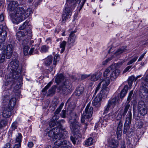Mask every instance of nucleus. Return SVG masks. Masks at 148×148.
<instances>
[{
	"mask_svg": "<svg viewBox=\"0 0 148 148\" xmlns=\"http://www.w3.org/2000/svg\"><path fill=\"white\" fill-rule=\"evenodd\" d=\"M19 62L17 60H14L8 64L9 69L11 70L12 72L7 75L5 81L4 83L5 86H12L16 83L20 76L21 70L18 69Z\"/></svg>",
	"mask_w": 148,
	"mask_h": 148,
	"instance_id": "obj_1",
	"label": "nucleus"
},
{
	"mask_svg": "<svg viewBox=\"0 0 148 148\" xmlns=\"http://www.w3.org/2000/svg\"><path fill=\"white\" fill-rule=\"evenodd\" d=\"M70 117L69 118L68 123L71 131L74 134V136H71V139L73 143L75 145L79 138L81 137L79 133L80 125L78 121V116L75 113L70 111Z\"/></svg>",
	"mask_w": 148,
	"mask_h": 148,
	"instance_id": "obj_2",
	"label": "nucleus"
},
{
	"mask_svg": "<svg viewBox=\"0 0 148 148\" xmlns=\"http://www.w3.org/2000/svg\"><path fill=\"white\" fill-rule=\"evenodd\" d=\"M30 9L25 10L23 7H19L14 11L15 13L12 15L13 23L18 24L19 22L27 18L30 14Z\"/></svg>",
	"mask_w": 148,
	"mask_h": 148,
	"instance_id": "obj_3",
	"label": "nucleus"
},
{
	"mask_svg": "<svg viewBox=\"0 0 148 148\" xmlns=\"http://www.w3.org/2000/svg\"><path fill=\"white\" fill-rule=\"evenodd\" d=\"M31 33V29L29 27L28 31L24 32L22 31L18 32L16 34V39L21 42V43L23 45H28L29 42V36Z\"/></svg>",
	"mask_w": 148,
	"mask_h": 148,
	"instance_id": "obj_4",
	"label": "nucleus"
},
{
	"mask_svg": "<svg viewBox=\"0 0 148 148\" xmlns=\"http://www.w3.org/2000/svg\"><path fill=\"white\" fill-rule=\"evenodd\" d=\"M68 133L65 130H61V132L56 135L53 140H56L54 144L58 147L61 146L63 140L66 138L68 136Z\"/></svg>",
	"mask_w": 148,
	"mask_h": 148,
	"instance_id": "obj_5",
	"label": "nucleus"
},
{
	"mask_svg": "<svg viewBox=\"0 0 148 148\" xmlns=\"http://www.w3.org/2000/svg\"><path fill=\"white\" fill-rule=\"evenodd\" d=\"M60 121H59L58 124L59 127H55L52 129L50 130L48 133V136L52 138L53 139H54L55 136L61 132V130H64L65 129H61L62 127V125L60 124Z\"/></svg>",
	"mask_w": 148,
	"mask_h": 148,
	"instance_id": "obj_6",
	"label": "nucleus"
},
{
	"mask_svg": "<svg viewBox=\"0 0 148 148\" xmlns=\"http://www.w3.org/2000/svg\"><path fill=\"white\" fill-rule=\"evenodd\" d=\"M116 98L115 97L108 101L107 104L105 107L104 113H107L111 109L114 108L116 105Z\"/></svg>",
	"mask_w": 148,
	"mask_h": 148,
	"instance_id": "obj_7",
	"label": "nucleus"
},
{
	"mask_svg": "<svg viewBox=\"0 0 148 148\" xmlns=\"http://www.w3.org/2000/svg\"><path fill=\"white\" fill-rule=\"evenodd\" d=\"M72 14V10L69 6L66 7L64 10L62 15V22L64 23L69 16H71Z\"/></svg>",
	"mask_w": 148,
	"mask_h": 148,
	"instance_id": "obj_8",
	"label": "nucleus"
},
{
	"mask_svg": "<svg viewBox=\"0 0 148 148\" xmlns=\"http://www.w3.org/2000/svg\"><path fill=\"white\" fill-rule=\"evenodd\" d=\"M138 112L142 115H145L147 113V108L143 101H140L138 103Z\"/></svg>",
	"mask_w": 148,
	"mask_h": 148,
	"instance_id": "obj_9",
	"label": "nucleus"
},
{
	"mask_svg": "<svg viewBox=\"0 0 148 148\" xmlns=\"http://www.w3.org/2000/svg\"><path fill=\"white\" fill-rule=\"evenodd\" d=\"M7 28L5 26L0 25V42H4L7 37Z\"/></svg>",
	"mask_w": 148,
	"mask_h": 148,
	"instance_id": "obj_10",
	"label": "nucleus"
},
{
	"mask_svg": "<svg viewBox=\"0 0 148 148\" xmlns=\"http://www.w3.org/2000/svg\"><path fill=\"white\" fill-rule=\"evenodd\" d=\"M9 2L8 6V9L10 12L14 11L17 8V7L18 5L17 1L13 0H7Z\"/></svg>",
	"mask_w": 148,
	"mask_h": 148,
	"instance_id": "obj_11",
	"label": "nucleus"
},
{
	"mask_svg": "<svg viewBox=\"0 0 148 148\" xmlns=\"http://www.w3.org/2000/svg\"><path fill=\"white\" fill-rule=\"evenodd\" d=\"M14 50V47L11 44L7 45L6 49H5V54L6 58L8 59H10L11 57Z\"/></svg>",
	"mask_w": 148,
	"mask_h": 148,
	"instance_id": "obj_12",
	"label": "nucleus"
},
{
	"mask_svg": "<svg viewBox=\"0 0 148 148\" xmlns=\"http://www.w3.org/2000/svg\"><path fill=\"white\" fill-rule=\"evenodd\" d=\"M63 84L62 91L63 94H65L69 92V90H70L71 85L69 83V80H65V82L63 83Z\"/></svg>",
	"mask_w": 148,
	"mask_h": 148,
	"instance_id": "obj_13",
	"label": "nucleus"
},
{
	"mask_svg": "<svg viewBox=\"0 0 148 148\" xmlns=\"http://www.w3.org/2000/svg\"><path fill=\"white\" fill-rule=\"evenodd\" d=\"M108 145L111 148H115L118 146L119 143L116 140L111 138L108 140Z\"/></svg>",
	"mask_w": 148,
	"mask_h": 148,
	"instance_id": "obj_14",
	"label": "nucleus"
},
{
	"mask_svg": "<svg viewBox=\"0 0 148 148\" xmlns=\"http://www.w3.org/2000/svg\"><path fill=\"white\" fill-rule=\"evenodd\" d=\"M101 99L102 98L101 96H97L92 101V103L93 106L96 107L99 106L101 104Z\"/></svg>",
	"mask_w": 148,
	"mask_h": 148,
	"instance_id": "obj_15",
	"label": "nucleus"
},
{
	"mask_svg": "<svg viewBox=\"0 0 148 148\" xmlns=\"http://www.w3.org/2000/svg\"><path fill=\"white\" fill-rule=\"evenodd\" d=\"M93 111V108L92 107H90L88 105L86 107L85 111H84L83 113H86L87 118H90L92 116Z\"/></svg>",
	"mask_w": 148,
	"mask_h": 148,
	"instance_id": "obj_16",
	"label": "nucleus"
},
{
	"mask_svg": "<svg viewBox=\"0 0 148 148\" xmlns=\"http://www.w3.org/2000/svg\"><path fill=\"white\" fill-rule=\"evenodd\" d=\"M111 72H112L110 75V77L112 80H113L116 79L119 75L120 73V70L117 69L114 70L112 69V71Z\"/></svg>",
	"mask_w": 148,
	"mask_h": 148,
	"instance_id": "obj_17",
	"label": "nucleus"
},
{
	"mask_svg": "<svg viewBox=\"0 0 148 148\" xmlns=\"http://www.w3.org/2000/svg\"><path fill=\"white\" fill-rule=\"evenodd\" d=\"M16 101V99L14 97L11 98L9 100L8 105V109L12 110L15 106Z\"/></svg>",
	"mask_w": 148,
	"mask_h": 148,
	"instance_id": "obj_18",
	"label": "nucleus"
},
{
	"mask_svg": "<svg viewBox=\"0 0 148 148\" xmlns=\"http://www.w3.org/2000/svg\"><path fill=\"white\" fill-rule=\"evenodd\" d=\"M10 109L7 108H4L3 110L2 116L3 117L5 118H8L11 115V113Z\"/></svg>",
	"mask_w": 148,
	"mask_h": 148,
	"instance_id": "obj_19",
	"label": "nucleus"
},
{
	"mask_svg": "<svg viewBox=\"0 0 148 148\" xmlns=\"http://www.w3.org/2000/svg\"><path fill=\"white\" fill-rule=\"evenodd\" d=\"M84 91V87L80 85L76 88L74 92V94L76 96H78L82 95Z\"/></svg>",
	"mask_w": 148,
	"mask_h": 148,
	"instance_id": "obj_20",
	"label": "nucleus"
},
{
	"mask_svg": "<svg viewBox=\"0 0 148 148\" xmlns=\"http://www.w3.org/2000/svg\"><path fill=\"white\" fill-rule=\"evenodd\" d=\"M100 82L99 83L101 85H102V87H107V86L110 84V81L109 78H106L103 79H101Z\"/></svg>",
	"mask_w": 148,
	"mask_h": 148,
	"instance_id": "obj_21",
	"label": "nucleus"
},
{
	"mask_svg": "<svg viewBox=\"0 0 148 148\" xmlns=\"http://www.w3.org/2000/svg\"><path fill=\"white\" fill-rule=\"evenodd\" d=\"M124 125L130 126L131 123L132 114L131 111H129Z\"/></svg>",
	"mask_w": 148,
	"mask_h": 148,
	"instance_id": "obj_22",
	"label": "nucleus"
},
{
	"mask_svg": "<svg viewBox=\"0 0 148 148\" xmlns=\"http://www.w3.org/2000/svg\"><path fill=\"white\" fill-rule=\"evenodd\" d=\"M75 31L72 32L70 34L68 39V42L70 44L73 43L75 40L76 36L74 34Z\"/></svg>",
	"mask_w": 148,
	"mask_h": 148,
	"instance_id": "obj_23",
	"label": "nucleus"
},
{
	"mask_svg": "<svg viewBox=\"0 0 148 148\" xmlns=\"http://www.w3.org/2000/svg\"><path fill=\"white\" fill-rule=\"evenodd\" d=\"M126 48V47L123 46L121 48L119 49L115 53V54L116 56H118L123 53L127 52V51Z\"/></svg>",
	"mask_w": 148,
	"mask_h": 148,
	"instance_id": "obj_24",
	"label": "nucleus"
},
{
	"mask_svg": "<svg viewBox=\"0 0 148 148\" xmlns=\"http://www.w3.org/2000/svg\"><path fill=\"white\" fill-rule=\"evenodd\" d=\"M29 21H26L21 26L19 27V29L20 30H22L25 29V30L24 31H23V32L25 31V32L27 31L26 29L28 28L29 27Z\"/></svg>",
	"mask_w": 148,
	"mask_h": 148,
	"instance_id": "obj_25",
	"label": "nucleus"
},
{
	"mask_svg": "<svg viewBox=\"0 0 148 148\" xmlns=\"http://www.w3.org/2000/svg\"><path fill=\"white\" fill-rule=\"evenodd\" d=\"M109 88L108 87H102V90L100 92L101 96H105L108 94Z\"/></svg>",
	"mask_w": 148,
	"mask_h": 148,
	"instance_id": "obj_26",
	"label": "nucleus"
},
{
	"mask_svg": "<svg viewBox=\"0 0 148 148\" xmlns=\"http://www.w3.org/2000/svg\"><path fill=\"white\" fill-rule=\"evenodd\" d=\"M64 79L63 75L61 74H60L57 76L55 79V81L56 83H59L63 82H64Z\"/></svg>",
	"mask_w": 148,
	"mask_h": 148,
	"instance_id": "obj_27",
	"label": "nucleus"
},
{
	"mask_svg": "<svg viewBox=\"0 0 148 148\" xmlns=\"http://www.w3.org/2000/svg\"><path fill=\"white\" fill-rule=\"evenodd\" d=\"M90 118H87L86 113H83L81 119V122L82 123H84L85 125L87 126V123L88 121V119Z\"/></svg>",
	"mask_w": 148,
	"mask_h": 148,
	"instance_id": "obj_28",
	"label": "nucleus"
},
{
	"mask_svg": "<svg viewBox=\"0 0 148 148\" xmlns=\"http://www.w3.org/2000/svg\"><path fill=\"white\" fill-rule=\"evenodd\" d=\"M146 86V84L143 83H141L140 88V94L148 92V90L145 87Z\"/></svg>",
	"mask_w": 148,
	"mask_h": 148,
	"instance_id": "obj_29",
	"label": "nucleus"
},
{
	"mask_svg": "<svg viewBox=\"0 0 148 148\" xmlns=\"http://www.w3.org/2000/svg\"><path fill=\"white\" fill-rule=\"evenodd\" d=\"M124 107V108L123 112L121 115V116H123V117L125 115L127 111L130 108V103H129V102H126Z\"/></svg>",
	"mask_w": 148,
	"mask_h": 148,
	"instance_id": "obj_30",
	"label": "nucleus"
},
{
	"mask_svg": "<svg viewBox=\"0 0 148 148\" xmlns=\"http://www.w3.org/2000/svg\"><path fill=\"white\" fill-rule=\"evenodd\" d=\"M128 90V86L127 85H125L123 89L121 91L120 95V97L121 98H123L125 95L126 94Z\"/></svg>",
	"mask_w": 148,
	"mask_h": 148,
	"instance_id": "obj_31",
	"label": "nucleus"
},
{
	"mask_svg": "<svg viewBox=\"0 0 148 148\" xmlns=\"http://www.w3.org/2000/svg\"><path fill=\"white\" fill-rule=\"evenodd\" d=\"M99 77V74L98 73H95L91 75V80L92 81H96Z\"/></svg>",
	"mask_w": 148,
	"mask_h": 148,
	"instance_id": "obj_32",
	"label": "nucleus"
},
{
	"mask_svg": "<svg viewBox=\"0 0 148 148\" xmlns=\"http://www.w3.org/2000/svg\"><path fill=\"white\" fill-rule=\"evenodd\" d=\"M56 86H53L48 90L47 96H49L50 95H53L56 91Z\"/></svg>",
	"mask_w": 148,
	"mask_h": 148,
	"instance_id": "obj_33",
	"label": "nucleus"
},
{
	"mask_svg": "<svg viewBox=\"0 0 148 148\" xmlns=\"http://www.w3.org/2000/svg\"><path fill=\"white\" fill-rule=\"evenodd\" d=\"M112 71V68L111 66H110L107 68L103 73V76L104 77H107L109 75L110 72Z\"/></svg>",
	"mask_w": 148,
	"mask_h": 148,
	"instance_id": "obj_34",
	"label": "nucleus"
},
{
	"mask_svg": "<svg viewBox=\"0 0 148 148\" xmlns=\"http://www.w3.org/2000/svg\"><path fill=\"white\" fill-rule=\"evenodd\" d=\"M52 57L51 56H48L45 61V64L46 65H50L52 62Z\"/></svg>",
	"mask_w": 148,
	"mask_h": 148,
	"instance_id": "obj_35",
	"label": "nucleus"
},
{
	"mask_svg": "<svg viewBox=\"0 0 148 148\" xmlns=\"http://www.w3.org/2000/svg\"><path fill=\"white\" fill-rule=\"evenodd\" d=\"M8 121L5 119H2L0 120V129L5 127L7 125Z\"/></svg>",
	"mask_w": 148,
	"mask_h": 148,
	"instance_id": "obj_36",
	"label": "nucleus"
},
{
	"mask_svg": "<svg viewBox=\"0 0 148 148\" xmlns=\"http://www.w3.org/2000/svg\"><path fill=\"white\" fill-rule=\"evenodd\" d=\"M62 144L61 147L62 148H71V146L69 145V143L66 140H62Z\"/></svg>",
	"mask_w": 148,
	"mask_h": 148,
	"instance_id": "obj_37",
	"label": "nucleus"
},
{
	"mask_svg": "<svg viewBox=\"0 0 148 148\" xmlns=\"http://www.w3.org/2000/svg\"><path fill=\"white\" fill-rule=\"evenodd\" d=\"M93 143L92 138L90 137L88 138L85 142V145L86 146H88L92 145Z\"/></svg>",
	"mask_w": 148,
	"mask_h": 148,
	"instance_id": "obj_38",
	"label": "nucleus"
},
{
	"mask_svg": "<svg viewBox=\"0 0 148 148\" xmlns=\"http://www.w3.org/2000/svg\"><path fill=\"white\" fill-rule=\"evenodd\" d=\"M22 138V136L21 134L20 133H18V135L16 136V141L18 143V144H20L21 145Z\"/></svg>",
	"mask_w": 148,
	"mask_h": 148,
	"instance_id": "obj_39",
	"label": "nucleus"
},
{
	"mask_svg": "<svg viewBox=\"0 0 148 148\" xmlns=\"http://www.w3.org/2000/svg\"><path fill=\"white\" fill-rule=\"evenodd\" d=\"M66 43V42L65 41H63L60 44V47L61 49V53H62L64 51Z\"/></svg>",
	"mask_w": 148,
	"mask_h": 148,
	"instance_id": "obj_40",
	"label": "nucleus"
},
{
	"mask_svg": "<svg viewBox=\"0 0 148 148\" xmlns=\"http://www.w3.org/2000/svg\"><path fill=\"white\" fill-rule=\"evenodd\" d=\"M60 121V124H61V123L62 122V123H64L65 122L64 120L63 119H62V120H59L58 121L56 122V123H55L54 122H52V121L50 122L49 123V125L50 126H54L55 125V124H56V125L57 126H58V127H59V125H58V121Z\"/></svg>",
	"mask_w": 148,
	"mask_h": 148,
	"instance_id": "obj_41",
	"label": "nucleus"
},
{
	"mask_svg": "<svg viewBox=\"0 0 148 148\" xmlns=\"http://www.w3.org/2000/svg\"><path fill=\"white\" fill-rule=\"evenodd\" d=\"M64 103H62L60 105L59 107L57 109V110H56V111L55 112V114L54 116H53L54 118L55 117V116H56V115L58 114V113L60 112V111L62 109V108L64 106Z\"/></svg>",
	"mask_w": 148,
	"mask_h": 148,
	"instance_id": "obj_42",
	"label": "nucleus"
},
{
	"mask_svg": "<svg viewBox=\"0 0 148 148\" xmlns=\"http://www.w3.org/2000/svg\"><path fill=\"white\" fill-rule=\"evenodd\" d=\"M52 84V82H50L42 90V92H45V94L47 92V90L51 86Z\"/></svg>",
	"mask_w": 148,
	"mask_h": 148,
	"instance_id": "obj_43",
	"label": "nucleus"
},
{
	"mask_svg": "<svg viewBox=\"0 0 148 148\" xmlns=\"http://www.w3.org/2000/svg\"><path fill=\"white\" fill-rule=\"evenodd\" d=\"M49 47L46 45L42 46L40 49V51L42 53L46 52L48 51Z\"/></svg>",
	"mask_w": 148,
	"mask_h": 148,
	"instance_id": "obj_44",
	"label": "nucleus"
},
{
	"mask_svg": "<svg viewBox=\"0 0 148 148\" xmlns=\"http://www.w3.org/2000/svg\"><path fill=\"white\" fill-rule=\"evenodd\" d=\"M5 54L1 53L0 54V63H2L6 60L5 58Z\"/></svg>",
	"mask_w": 148,
	"mask_h": 148,
	"instance_id": "obj_45",
	"label": "nucleus"
},
{
	"mask_svg": "<svg viewBox=\"0 0 148 148\" xmlns=\"http://www.w3.org/2000/svg\"><path fill=\"white\" fill-rule=\"evenodd\" d=\"M23 49V53L26 56L28 54V51L29 49L28 45H25Z\"/></svg>",
	"mask_w": 148,
	"mask_h": 148,
	"instance_id": "obj_46",
	"label": "nucleus"
},
{
	"mask_svg": "<svg viewBox=\"0 0 148 148\" xmlns=\"http://www.w3.org/2000/svg\"><path fill=\"white\" fill-rule=\"evenodd\" d=\"M108 117V116H106L103 118V119L102 120V122H101V125H102V127H104L107 125V123L106 120V119Z\"/></svg>",
	"mask_w": 148,
	"mask_h": 148,
	"instance_id": "obj_47",
	"label": "nucleus"
},
{
	"mask_svg": "<svg viewBox=\"0 0 148 148\" xmlns=\"http://www.w3.org/2000/svg\"><path fill=\"white\" fill-rule=\"evenodd\" d=\"M133 90L131 91L129 93L127 99V101L126 102L130 103V102L132 99V96L133 94Z\"/></svg>",
	"mask_w": 148,
	"mask_h": 148,
	"instance_id": "obj_48",
	"label": "nucleus"
},
{
	"mask_svg": "<svg viewBox=\"0 0 148 148\" xmlns=\"http://www.w3.org/2000/svg\"><path fill=\"white\" fill-rule=\"evenodd\" d=\"M138 58V56H135L131 60L128 62L127 65H129L132 64L133 62H135L136 61Z\"/></svg>",
	"mask_w": 148,
	"mask_h": 148,
	"instance_id": "obj_49",
	"label": "nucleus"
},
{
	"mask_svg": "<svg viewBox=\"0 0 148 148\" xmlns=\"http://www.w3.org/2000/svg\"><path fill=\"white\" fill-rule=\"evenodd\" d=\"M9 98V95H6L5 96H4L3 97V102L5 103H6L7 102V101L8 100Z\"/></svg>",
	"mask_w": 148,
	"mask_h": 148,
	"instance_id": "obj_50",
	"label": "nucleus"
},
{
	"mask_svg": "<svg viewBox=\"0 0 148 148\" xmlns=\"http://www.w3.org/2000/svg\"><path fill=\"white\" fill-rule=\"evenodd\" d=\"M140 95H142L141 97L143 99H145L146 100L148 99V92L140 94Z\"/></svg>",
	"mask_w": 148,
	"mask_h": 148,
	"instance_id": "obj_51",
	"label": "nucleus"
},
{
	"mask_svg": "<svg viewBox=\"0 0 148 148\" xmlns=\"http://www.w3.org/2000/svg\"><path fill=\"white\" fill-rule=\"evenodd\" d=\"M59 60V56H55L54 57V60L53 61V64L56 65V64L57 61Z\"/></svg>",
	"mask_w": 148,
	"mask_h": 148,
	"instance_id": "obj_52",
	"label": "nucleus"
},
{
	"mask_svg": "<svg viewBox=\"0 0 148 148\" xmlns=\"http://www.w3.org/2000/svg\"><path fill=\"white\" fill-rule=\"evenodd\" d=\"M123 124L121 121H120L117 127V131L119 132L121 131L122 128Z\"/></svg>",
	"mask_w": 148,
	"mask_h": 148,
	"instance_id": "obj_53",
	"label": "nucleus"
},
{
	"mask_svg": "<svg viewBox=\"0 0 148 148\" xmlns=\"http://www.w3.org/2000/svg\"><path fill=\"white\" fill-rule=\"evenodd\" d=\"M130 126L124 125L123 130V133L126 134L127 131L129 129Z\"/></svg>",
	"mask_w": 148,
	"mask_h": 148,
	"instance_id": "obj_54",
	"label": "nucleus"
},
{
	"mask_svg": "<svg viewBox=\"0 0 148 148\" xmlns=\"http://www.w3.org/2000/svg\"><path fill=\"white\" fill-rule=\"evenodd\" d=\"M130 126L124 125L123 130V133L126 134L127 131L129 129Z\"/></svg>",
	"mask_w": 148,
	"mask_h": 148,
	"instance_id": "obj_55",
	"label": "nucleus"
},
{
	"mask_svg": "<svg viewBox=\"0 0 148 148\" xmlns=\"http://www.w3.org/2000/svg\"><path fill=\"white\" fill-rule=\"evenodd\" d=\"M17 123L16 122H14L13 123L11 126V128L12 130H14L15 129L17 128V125H16Z\"/></svg>",
	"mask_w": 148,
	"mask_h": 148,
	"instance_id": "obj_56",
	"label": "nucleus"
},
{
	"mask_svg": "<svg viewBox=\"0 0 148 148\" xmlns=\"http://www.w3.org/2000/svg\"><path fill=\"white\" fill-rule=\"evenodd\" d=\"M112 59V58H110L108 59H107L105 61H103L102 62L103 65H105L110 60Z\"/></svg>",
	"mask_w": 148,
	"mask_h": 148,
	"instance_id": "obj_57",
	"label": "nucleus"
},
{
	"mask_svg": "<svg viewBox=\"0 0 148 148\" xmlns=\"http://www.w3.org/2000/svg\"><path fill=\"white\" fill-rule=\"evenodd\" d=\"M66 111L63 110L61 113L60 115L62 117L65 118V117Z\"/></svg>",
	"mask_w": 148,
	"mask_h": 148,
	"instance_id": "obj_58",
	"label": "nucleus"
},
{
	"mask_svg": "<svg viewBox=\"0 0 148 148\" xmlns=\"http://www.w3.org/2000/svg\"><path fill=\"white\" fill-rule=\"evenodd\" d=\"M135 80V77L133 76L130 77L129 78L128 81L132 82Z\"/></svg>",
	"mask_w": 148,
	"mask_h": 148,
	"instance_id": "obj_59",
	"label": "nucleus"
},
{
	"mask_svg": "<svg viewBox=\"0 0 148 148\" xmlns=\"http://www.w3.org/2000/svg\"><path fill=\"white\" fill-rule=\"evenodd\" d=\"M100 84H99L98 85H97V87H96V89L95 91L94 94V95H96L97 92L99 90V89L100 88Z\"/></svg>",
	"mask_w": 148,
	"mask_h": 148,
	"instance_id": "obj_60",
	"label": "nucleus"
},
{
	"mask_svg": "<svg viewBox=\"0 0 148 148\" xmlns=\"http://www.w3.org/2000/svg\"><path fill=\"white\" fill-rule=\"evenodd\" d=\"M11 144L9 143H8L5 144L3 148H10Z\"/></svg>",
	"mask_w": 148,
	"mask_h": 148,
	"instance_id": "obj_61",
	"label": "nucleus"
},
{
	"mask_svg": "<svg viewBox=\"0 0 148 148\" xmlns=\"http://www.w3.org/2000/svg\"><path fill=\"white\" fill-rule=\"evenodd\" d=\"M3 42H0V50H1L4 48Z\"/></svg>",
	"mask_w": 148,
	"mask_h": 148,
	"instance_id": "obj_62",
	"label": "nucleus"
},
{
	"mask_svg": "<svg viewBox=\"0 0 148 148\" xmlns=\"http://www.w3.org/2000/svg\"><path fill=\"white\" fill-rule=\"evenodd\" d=\"M132 66H130L127 67L123 71V73H124L128 71L131 68Z\"/></svg>",
	"mask_w": 148,
	"mask_h": 148,
	"instance_id": "obj_63",
	"label": "nucleus"
},
{
	"mask_svg": "<svg viewBox=\"0 0 148 148\" xmlns=\"http://www.w3.org/2000/svg\"><path fill=\"white\" fill-rule=\"evenodd\" d=\"M145 54V53H143L141 56L138 60V62H139L142 60V59L144 58Z\"/></svg>",
	"mask_w": 148,
	"mask_h": 148,
	"instance_id": "obj_64",
	"label": "nucleus"
}]
</instances>
